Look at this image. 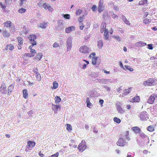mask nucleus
Masks as SVG:
<instances>
[{
  "label": "nucleus",
  "mask_w": 157,
  "mask_h": 157,
  "mask_svg": "<svg viewBox=\"0 0 157 157\" xmlns=\"http://www.w3.org/2000/svg\"><path fill=\"white\" fill-rule=\"evenodd\" d=\"M58 25L56 28L58 31L62 30L64 28V24L63 23V21H60L58 22Z\"/></svg>",
  "instance_id": "nucleus-9"
},
{
  "label": "nucleus",
  "mask_w": 157,
  "mask_h": 157,
  "mask_svg": "<svg viewBox=\"0 0 157 157\" xmlns=\"http://www.w3.org/2000/svg\"><path fill=\"white\" fill-rule=\"evenodd\" d=\"M33 71L36 74V73H38V70L37 68H34L33 70Z\"/></svg>",
  "instance_id": "nucleus-55"
},
{
  "label": "nucleus",
  "mask_w": 157,
  "mask_h": 157,
  "mask_svg": "<svg viewBox=\"0 0 157 157\" xmlns=\"http://www.w3.org/2000/svg\"><path fill=\"white\" fill-rule=\"evenodd\" d=\"M61 100V99L59 96H56L55 98V102L56 104H59Z\"/></svg>",
  "instance_id": "nucleus-27"
},
{
  "label": "nucleus",
  "mask_w": 157,
  "mask_h": 157,
  "mask_svg": "<svg viewBox=\"0 0 157 157\" xmlns=\"http://www.w3.org/2000/svg\"><path fill=\"white\" fill-rule=\"evenodd\" d=\"M75 30V27L74 26H71L67 27L65 29V32L66 33H69L72 31Z\"/></svg>",
  "instance_id": "nucleus-13"
},
{
  "label": "nucleus",
  "mask_w": 157,
  "mask_h": 157,
  "mask_svg": "<svg viewBox=\"0 0 157 157\" xmlns=\"http://www.w3.org/2000/svg\"><path fill=\"white\" fill-rule=\"evenodd\" d=\"M119 102L116 104L117 109L119 113L122 114L124 112V110L121 106Z\"/></svg>",
  "instance_id": "nucleus-12"
},
{
  "label": "nucleus",
  "mask_w": 157,
  "mask_h": 157,
  "mask_svg": "<svg viewBox=\"0 0 157 157\" xmlns=\"http://www.w3.org/2000/svg\"><path fill=\"white\" fill-rule=\"evenodd\" d=\"M72 38L69 36L67 39L66 41V46L67 47V51H70L72 47Z\"/></svg>",
  "instance_id": "nucleus-5"
},
{
  "label": "nucleus",
  "mask_w": 157,
  "mask_h": 157,
  "mask_svg": "<svg viewBox=\"0 0 157 157\" xmlns=\"http://www.w3.org/2000/svg\"><path fill=\"white\" fill-rule=\"evenodd\" d=\"M4 26L6 27H10L11 26V22L8 21L4 23Z\"/></svg>",
  "instance_id": "nucleus-23"
},
{
  "label": "nucleus",
  "mask_w": 157,
  "mask_h": 157,
  "mask_svg": "<svg viewBox=\"0 0 157 157\" xmlns=\"http://www.w3.org/2000/svg\"><path fill=\"white\" fill-rule=\"evenodd\" d=\"M119 63H120V67L121 68H123L124 70H125V67H123V65L122 64V63L121 62H119Z\"/></svg>",
  "instance_id": "nucleus-57"
},
{
  "label": "nucleus",
  "mask_w": 157,
  "mask_h": 157,
  "mask_svg": "<svg viewBox=\"0 0 157 157\" xmlns=\"http://www.w3.org/2000/svg\"><path fill=\"white\" fill-rule=\"evenodd\" d=\"M98 74L97 73L94 72L92 73L91 74V76L94 78L96 77H97L98 76Z\"/></svg>",
  "instance_id": "nucleus-44"
},
{
  "label": "nucleus",
  "mask_w": 157,
  "mask_h": 157,
  "mask_svg": "<svg viewBox=\"0 0 157 157\" xmlns=\"http://www.w3.org/2000/svg\"><path fill=\"white\" fill-rule=\"evenodd\" d=\"M39 156L41 157H43L44 156V155L41 153V151L39 152Z\"/></svg>",
  "instance_id": "nucleus-61"
},
{
  "label": "nucleus",
  "mask_w": 157,
  "mask_h": 157,
  "mask_svg": "<svg viewBox=\"0 0 157 157\" xmlns=\"http://www.w3.org/2000/svg\"><path fill=\"white\" fill-rule=\"evenodd\" d=\"M157 83V80L154 78H150L143 82V85L145 86L154 85Z\"/></svg>",
  "instance_id": "nucleus-2"
},
{
  "label": "nucleus",
  "mask_w": 157,
  "mask_h": 157,
  "mask_svg": "<svg viewBox=\"0 0 157 157\" xmlns=\"http://www.w3.org/2000/svg\"><path fill=\"white\" fill-rule=\"evenodd\" d=\"M147 130L151 132H152L155 130L154 128L152 126H150L147 128Z\"/></svg>",
  "instance_id": "nucleus-34"
},
{
  "label": "nucleus",
  "mask_w": 157,
  "mask_h": 157,
  "mask_svg": "<svg viewBox=\"0 0 157 157\" xmlns=\"http://www.w3.org/2000/svg\"><path fill=\"white\" fill-rule=\"evenodd\" d=\"M128 143L126 140L123 138H120L119 139L117 143V145L120 146H124Z\"/></svg>",
  "instance_id": "nucleus-4"
},
{
  "label": "nucleus",
  "mask_w": 157,
  "mask_h": 157,
  "mask_svg": "<svg viewBox=\"0 0 157 157\" xmlns=\"http://www.w3.org/2000/svg\"><path fill=\"white\" fill-rule=\"evenodd\" d=\"M82 11L80 9L78 10L76 12V14L77 15H79L81 14V13L82 12Z\"/></svg>",
  "instance_id": "nucleus-47"
},
{
  "label": "nucleus",
  "mask_w": 157,
  "mask_h": 157,
  "mask_svg": "<svg viewBox=\"0 0 157 157\" xmlns=\"http://www.w3.org/2000/svg\"><path fill=\"white\" fill-rule=\"evenodd\" d=\"M97 82L103 84H107V80L104 78L98 79H97Z\"/></svg>",
  "instance_id": "nucleus-16"
},
{
  "label": "nucleus",
  "mask_w": 157,
  "mask_h": 157,
  "mask_svg": "<svg viewBox=\"0 0 157 157\" xmlns=\"http://www.w3.org/2000/svg\"><path fill=\"white\" fill-rule=\"evenodd\" d=\"M139 136L141 137V140H139L138 139H136V141L139 145H140L141 144H144L149 143V140L148 137L142 131L140 132L139 134Z\"/></svg>",
  "instance_id": "nucleus-1"
},
{
  "label": "nucleus",
  "mask_w": 157,
  "mask_h": 157,
  "mask_svg": "<svg viewBox=\"0 0 157 157\" xmlns=\"http://www.w3.org/2000/svg\"><path fill=\"white\" fill-rule=\"evenodd\" d=\"M0 91L3 94H6L7 92L6 89V87L2 85L0 88Z\"/></svg>",
  "instance_id": "nucleus-22"
},
{
  "label": "nucleus",
  "mask_w": 157,
  "mask_h": 157,
  "mask_svg": "<svg viewBox=\"0 0 157 157\" xmlns=\"http://www.w3.org/2000/svg\"><path fill=\"white\" fill-rule=\"evenodd\" d=\"M140 98L139 96H136L133 98V100L134 102H138L140 101Z\"/></svg>",
  "instance_id": "nucleus-32"
},
{
  "label": "nucleus",
  "mask_w": 157,
  "mask_h": 157,
  "mask_svg": "<svg viewBox=\"0 0 157 157\" xmlns=\"http://www.w3.org/2000/svg\"><path fill=\"white\" fill-rule=\"evenodd\" d=\"M59 108H60V106L59 105H52V109L55 112H57V110Z\"/></svg>",
  "instance_id": "nucleus-21"
},
{
  "label": "nucleus",
  "mask_w": 157,
  "mask_h": 157,
  "mask_svg": "<svg viewBox=\"0 0 157 157\" xmlns=\"http://www.w3.org/2000/svg\"><path fill=\"white\" fill-rule=\"evenodd\" d=\"M104 1L103 0H100L98 7V11L101 13L104 10V6L103 5Z\"/></svg>",
  "instance_id": "nucleus-11"
},
{
  "label": "nucleus",
  "mask_w": 157,
  "mask_h": 157,
  "mask_svg": "<svg viewBox=\"0 0 157 157\" xmlns=\"http://www.w3.org/2000/svg\"><path fill=\"white\" fill-rule=\"evenodd\" d=\"M113 120L115 122L118 124L120 123L121 121V120L120 119L116 117L114 118Z\"/></svg>",
  "instance_id": "nucleus-39"
},
{
  "label": "nucleus",
  "mask_w": 157,
  "mask_h": 157,
  "mask_svg": "<svg viewBox=\"0 0 157 157\" xmlns=\"http://www.w3.org/2000/svg\"><path fill=\"white\" fill-rule=\"evenodd\" d=\"M148 47L147 48L149 49L152 50L153 49L152 47V44H150L147 45Z\"/></svg>",
  "instance_id": "nucleus-48"
},
{
  "label": "nucleus",
  "mask_w": 157,
  "mask_h": 157,
  "mask_svg": "<svg viewBox=\"0 0 157 157\" xmlns=\"http://www.w3.org/2000/svg\"><path fill=\"white\" fill-rule=\"evenodd\" d=\"M43 6L45 9H48V10L50 11H52V9L51 8V6L48 4H47L46 3H44L43 5Z\"/></svg>",
  "instance_id": "nucleus-18"
},
{
  "label": "nucleus",
  "mask_w": 157,
  "mask_h": 157,
  "mask_svg": "<svg viewBox=\"0 0 157 157\" xmlns=\"http://www.w3.org/2000/svg\"><path fill=\"white\" fill-rule=\"evenodd\" d=\"M106 25L105 24L101 25V28L105 29V28Z\"/></svg>",
  "instance_id": "nucleus-62"
},
{
  "label": "nucleus",
  "mask_w": 157,
  "mask_h": 157,
  "mask_svg": "<svg viewBox=\"0 0 157 157\" xmlns=\"http://www.w3.org/2000/svg\"><path fill=\"white\" fill-rule=\"evenodd\" d=\"M2 34L3 36L5 37H8L10 36V33L6 30H3Z\"/></svg>",
  "instance_id": "nucleus-20"
},
{
  "label": "nucleus",
  "mask_w": 157,
  "mask_h": 157,
  "mask_svg": "<svg viewBox=\"0 0 157 157\" xmlns=\"http://www.w3.org/2000/svg\"><path fill=\"white\" fill-rule=\"evenodd\" d=\"M103 87L107 91H109L110 90L109 87L107 86H103Z\"/></svg>",
  "instance_id": "nucleus-51"
},
{
  "label": "nucleus",
  "mask_w": 157,
  "mask_h": 157,
  "mask_svg": "<svg viewBox=\"0 0 157 157\" xmlns=\"http://www.w3.org/2000/svg\"><path fill=\"white\" fill-rule=\"evenodd\" d=\"M139 117L142 121H146L149 118L146 112L145 111L141 113H140Z\"/></svg>",
  "instance_id": "nucleus-6"
},
{
  "label": "nucleus",
  "mask_w": 157,
  "mask_h": 157,
  "mask_svg": "<svg viewBox=\"0 0 157 157\" xmlns=\"http://www.w3.org/2000/svg\"><path fill=\"white\" fill-rule=\"evenodd\" d=\"M13 87L14 85L13 84H11L9 86L8 88V94L10 93L13 91Z\"/></svg>",
  "instance_id": "nucleus-26"
},
{
  "label": "nucleus",
  "mask_w": 157,
  "mask_h": 157,
  "mask_svg": "<svg viewBox=\"0 0 157 157\" xmlns=\"http://www.w3.org/2000/svg\"><path fill=\"white\" fill-rule=\"evenodd\" d=\"M109 33L108 30L105 29L104 34V38L105 40H107L109 38Z\"/></svg>",
  "instance_id": "nucleus-19"
},
{
  "label": "nucleus",
  "mask_w": 157,
  "mask_h": 157,
  "mask_svg": "<svg viewBox=\"0 0 157 157\" xmlns=\"http://www.w3.org/2000/svg\"><path fill=\"white\" fill-rule=\"evenodd\" d=\"M36 38V36L35 35H30L29 37V39L31 41V44H32V46H34L36 44V42L35 41Z\"/></svg>",
  "instance_id": "nucleus-7"
},
{
  "label": "nucleus",
  "mask_w": 157,
  "mask_h": 157,
  "mask_svg": "<svg viewBox=\"0 0 157 157\" xmlns=\"http://www.w3.org/2000/svg\"><path fill=\"white\" fill-rule=\"evenodd\" d=\"M36 77L38 81H40L41 80V77L40 76V75L39 73H36Z\"/></svg>",
  "instance_id": "nucleus-41"
},
{
  "label": "nucleus",
  "mask_w": 157,
  "mask_h": 157,
  "mask_svg": "<svg viewBox=\"0 0 157 157\" xmlns=\"http://www.w3.org/2000/svg\"><path fill=\"white\" fill-rule=\"evenodd\" d=\"M92 105V104L90 102L87 103V107L89 108H90V107Z\"/></svg>",
  "instance_id": "nucleus-56"
},
{
  "label": "nucleus",
  "mask_w": 157,
  "mask_h": 157,
  "mask_svg": "<svg viewBox=\"0 0 157 157\" xmlns=\"http://www.w3.org/2000/svg\"><path fill=\"white\" fill-rule=\"evenodd\" d=\"M17 39L18 41V44H20V45H22L23 43V40L22 38L18 37L17 38Z\"/></svg>",
  "instance_id": "nucleus-31"
},
{
  "label": "nucleus",
  "mask_w": 157,
  "mask_h": 157,
  "mask_svg": "<svg viewBox=\"0 0 157 157\" xmlns=\"http://www.w3.org/2000/svg\"><path fill=\"white\" fill-rule=\"evenodd\" d=\"M63 16L66 19H68L70 18V15L69 14H63Z\"/></svg>",
  "instance_id": "nucleus-45"
},
{
  "label": "nucleus",
  "mask_w": 157,
  "mask_h": 157,
  "mask_svg": "<svg viewBox=\"0 0 157 157\" xmlns=\"http://www.w3.org/2000/svg\"><path fill=\"white\" fill-rule=\"evenodd\" d=\"M103 46V42L101 40H99L98 42V47L99 49H101Z\"/></svg>",
  "instance_id": "nucleus-28"
},
{
  "label": "nucleus",
  "mask_w": 157,
  "mask_h": 157,
  "mask_svg": "<svg viewBox=\"0 0 157 157\" xmlns=\"http://www.w3.org/2000/svg\"><path fill=\"white\" fill-rule=\"evenodd\" d=\"M96 8H97L96 6V5H94L91 8V9H92V10L93 11H95L96 10Z\"/></svg>",
  "instance_id": "nucleus-53"
},
{
  "label": "nucleus",
  "mask_w": 157,
  "mask_h": 157,
  "mask_svg": "<svg viewBox=\"0 0 157 157\" xmlns=\"http://www.w3.org/2000/svg\"><path fill=\"white\" fill-rule=\"evenodd\" d=\"M11 27V30L12 32H13L15 30V27L14 26H13L12 25H11V26L10 27Z\"/></svg>",
  "instance_id": "nucleus-59"
},
{
  "label": "nucleus",
  "mask_w": 157,
  "mask_h": 157,
  "mask_svg": "<svg viewBox=\"0 0 157 157\" xmlns=\"http://www.w3.org/2000/svg\"><path fill=\"white\" fill-rule=\"evenodd\" d=\"M86 142L85 140H83L78 145V148L79 151H82L86 149Z\"/></svg>",
  "instance_id": "nucleus-3"
},
{
  "label": "nucleus",
  "mask_w": 157,
  "mask_h": 157,
  "mask_svg": "<svg viewBox=\"0 0 157 157\" xmlns=\"http://www.w3.org/2000/svg\"><path fill=\"white\" fill-rule=\"evenodd\" d=\"M53 46L54 48H56L59 46V44L56 42H55L53 44Z\"/></svg>",
  "instance_id": "nucleus-49"
},
{
  "label": "nucleus",
  "mask_w": 157,
  "mask_h": 157,
  "mask_svg": "<svg viewBox=\"0 0 157 157\" xmlns=\"http://www.w3.org/2000/svg\"><path fill=\"white\" fill-rule=\"evenodd\" d=\"M98 57H93L92 58V63L94 65H95L96 63V61L98 59Z\"/></svg>",
  "instance_id": "nucleus-33"
},
{
  "label": "nucleus",
  "mask_w": 157,
  "mask_h": 157,
  "mask_svg": "<svg viewBox=\"0 0 157 157\" xmlns=\"http://www.w3.org/2000/svg\"><path fill=\"white\" fill-rule=\"evenodd\" d=\"M42 56V54L41 53H39L36 55V56L35 57V59L36 60H40L41 59V57Z\"/></svg>",
  "instance_id": "nucleus-30"
},
{
  "label": "nucleus",
  "mask_w": 157,
  "mask_h": 157,
  "mask_svg": "<svg viewBox=\"0 0 157 157\" xmlns=\"http://www.w3.org/2000/svg\"><path fill=\"white\" fill-rule=\"evenodd\" d=\"M104 102V101L102 99H100L99 101V103L101 105H102Z\"/></svg>",
  "instance_id": "nucleus-64"
},
{
  "label": "nucleus",
  "mask_w": 157,
  "mask_h": 157,
  "mask_svg": "<svg viewBox=\"0 0 157 157\" xmlns=\"http://www.w3.org/2000/svg\"><path fill=\"white\" fill-rule=\"evenodd\" d=\"M59 155V153L56 152V154L52 155L50 157H57Z\"/></svg>",
  "instance_id": "nucleus-52"
},
{
  "label": "nucleus",
  "mask_w": 157,
  "mask_h": 157,
  "mask_svg": "<svg viewBox=\"0 0 157 157\" xmlns=\"http://www.w3.org/2000/svg\"><path fill=\"white\" fill-rule=\"evenodd\" d=\"M157 96L155 94H153L151 95L149 97L148 100L147 102L150 104H152L155 99H156V97Z\"/></svg>",
  "instance_id": "nucleus-10"
},
{
  "label": "nucleus",
  "mask_w": 157,
  "mask_h": 157,
  "mask_svg": "<svg viewBox=\"0 0 157 157\" xmlns=\"http://www.w3.org/2000/svg\"><path fill=\"white\" fill-rule=\"evenodd\" d=\"M132 88V87H130L128 88V89H125L123 90V95H124V96H126L129 94L131 92V89Z\"/></svg>",
  "instance_id": "nucleus-17"
},
{
  "label": "nucleus",
  "mask_w": 157,
  "mask_h": 157,
  "mask_svg": "<svg viewBox=\"0 0 157 157\" xmlns=\"http://www.w3.org/2000/svg\"><path fill=\"white\" fill-rule=\"evenodd\" d=\"M147 0H143L142 1V3H143V4H147Z\"/></svg>",
  "instance_id": "nucleus-60"
},
{
  "label": "nucleus",
  "mask_w": 157,
  "mask_h": 157,
  "mask_svg": "<svg viewBox=\"0 0 157 157\" xmlns=\"http://www.w3.org/2000/svg\"><path fill=\"white\" fill-rule=\"evenodd\" d=\"M53 88L54 89L57 88L58 87V84L56 81H54L53 83Z\"/></svg>",
  "instance_id": "nucleus-40"
},
{
  "label": "nucleus",
  "mask_w": 157,
  "mask_h": 157,
  "mask_svg": "<svg viewBox=\"0 0 157 157\" xmlns=\"http://www.w3.org/2000/svg\"><path fill=\"white\" fill-rule=\"evenodd\" d=\"M151 20L150 19L146 18L143 21L144 23L147 24H149L151 22Z\"/></svg>",
  "instance_id": "nucleus-37"
},
{
  "label": "nucleus",
  "mask_w": 157,
  "mask_h": 157,
  "mask_svg": "<svg viewBox=\"0 0 157 157\" xmlns=\"http://www.w3.org/2000/svg\"><path fill=\"white\" fill-rule=\"evenodd\" d=\"M48 26V23H40V27L42 28L45 29Z\"/></svg>",
  "instance_id": "nucleus-29"
},
{
  "label": "nucleus",
  "mask_w": 157,
  "mask_h": 157,
  "mask_svg": "<svg viewBox=\"0 0 157 157\" xmlns=\"http://www.w3.org/2000/svg\"><path fill=\"white\" fill-rule=\"evenodd\" d=\"M135 46L137 47H140L141 46H144L147 45L146 43L144 42L141 41L137 42L135 44Z\"/></svg>",
  "instance_id": "nucleus-14"
},
{
  "label": "nucleus",
  "mask_w": 157,
  "mask_h": 157,
  "mask_svg": "<svg viewBox=\"0 0 157 157\" xmlns=\"http://www.w3.org/2000/svg\"><path fill=\"white\" fill-rule=\"evenodd\" d=\"M25 11L26 10L25 9L23 8H21L18 10V12L20 13H25Z\"/></svg>",
  "instance_id": "nucleus-43"
},
{
  "label": "nucleus",
  "mask_w": 157,
  "mask_h": 157,
  "mask_svg": "<svg viewBox=\"0 0 157 157\" xmlns=\"http://www.w3.org/2000/svg\"><path fill=\"white\" fill-rule=\"evenodd\" d=\"M67 130H72V127L71 125L69 124H67Z\"/></svg>",
  "instance_id": "nucleus-46"
},
{
  "label": "nucleus",
  "mask_w": 157,
  "mask_h": 157,
  "mask_svg": "<svg viewBox=\"0 0 157 157\" xmlns=\"http://www.w3.org/2000/svg\"><path fill=\"white\" fill-rule=\"evenodd\" d=\"M29 83V84L28 85V86H31L34 84V83L33 82H28Z\"/></svg>",
  "instance_id": "nucleus-58"
},
{
  "label": "nucleus",
  "mask_w": 157,
  "mask_h": 157,
  "mask_svg": "<svg viewBox=\"0 0 157 157\" xmlns=\"http://www.w3.org/2000/svg\"><path fill=\"white\" fill-rule=\"evenodd\" d=\"M124 67H125V70H128L131 71H134L133 69L129 66L125 65Z\"/></svg>",
  "instance_id": "nucleus-35"
},
{
  "label": "nucleus",
  "mask_w": 157,
  "mask_h": 157,
  "mask_svg": "<svg viewBox=\"0 0 157 157\" xmlns=\"http://www.w3.org/2000/svg\"><path fill=\"white\" fill-rule=\"evenodd\" d=\"M84 16H80L78 19V21L79 22H81L83 21Z\"/></svg>",
  "instance_id": "nucleus-50"
},
{
  "label": "nucleus",
  "mask_w": 157,
  "mask_h": 157,
  "mask_svg": "<svg viewBox=\"0 0 157 157\" xmlns=\"http://www.w3.org/2000/svg\"><path fill=\"white\" fill-rule=\"evenodd\" d=\"M13 49V46L12 44H10L7 45V46L6 47V49L7 50L9 49L10 50H12Z\"/></svg>",
  "instance_id": "nucleus-36"
},
{
  "label": "nucleus",
  "mask_w": 157,
  "mask_h": 157,
  "mask_svg": "<svg viewBox=\"0 0 157 157\" xmlns=\"http://www.w3.org/2000/svg\"><path fill=\"white\" fill-rule=\"evenodd\" d=\"M23 96L25 98H26L28 97L27 90L26 89H25L23 90Z\"/></svg>",
  "instance_id": "nucleus-25"
},
{
  "label": "nucleus",
  "mask_w": 157,
  "mask_h": 157,
  "mask_svg": "<svg viewBox=\"0 0 157 157\" xmlns=\"http://www.w3.org/2000/svg\"><path fill=\"white\" fill-rule=\"evenodd\" d=\"M27 144L29 147H34L36 144L35 142L33 141H29L27 142Z\"/></svg>",
  "instance_id": "nucleus-24"
},
{
  "label": "nucleus",
  "mask_w": 157,
  "mask_h": 157,
  "mask_svg": "<svg viewBox=\"0 0 157 157\" xmlns=\"http://www.w3.org/2000/svg\"><path fill=\"white\" fill-rule=\"evenodd\" d=\"M89 50V48L85 45L82 46L79 48V51L83 53H88Z\"/></svg>",
  "instance_id": "nucleus-8"
},
{
  "label": "nucleus",
  "mask_w": 157,
  "mask_h": 157,
  "mask_svg": "<svg viewBox=\"0 0 157 157\" xmlns=\"http://www.w3.org/2000/svg\"><path fill=\"white\" fill-rule=\"evenodd\" d=\"M122 20L127 25H130V23L129 22V21H128L127 19H126L125 17L124 16H123L122 17Z\"/></svg>",
  "instance_id": "nucleus-38"
},
{
  "label": "nucleus",
  "mask_w": 157,
  "mask_h": 157,
  "mask_svg": "<svg viewBox=\"0 0 157 157\" xmlns=\"http://www.w3.org/2000/svg\"><path fill=\"white\" fill-rule=\"evenodd\" d=\"M121 90V87L120 86L118 89L117 90L118 92H119L120 93V91Z\"/></svg>",
  "instance_id": "nucleus-63"
},
{
  "label": "nucleus",
  "mask_w": 157,
  "mask_h": 157,
  "mask_svg": "<svg viewBox=\"0 0 157 157\" xmlns=\"http://www.w3.org/2000/svg\"><path fill=\"white\" fill-rule=\"evenodd\" d=\"M112 17L113 18L115 19L116 18H117L118 16L116 14L113 13V14L112 15Z\"/></svg>",
  "instance_id": "nucleus-54"
},
{
  "label": "nucleus",
  "mask_w": 157,
  "mask_h": 157,
  "mask_svg": "<svg viewBox=\"0 0 157 157\" xmlns=\"http://www.w3.org/2000/svg\"><path fill=\"white\" fill-rule=\"evenodd\" d=\"M113 38L116 39L117 41L119 42L121 41V38L118 36H114Z\"/></svg>",
  "instance_id": "nucleus-42"
},
{
  "label": "nucleus",
  "mask_w": 157,
  "mask_h": 157,
  "mask_svg": "<svg viewBox=\"0 0 157 157\" xmlns=\"http://www.w3.org/2000/svg\"><path fill=\"white\" fill-rule=\"evenodd\" d=\"M132 130L136 134L138 133L139 134L140 132L142 131L140 128L137 126L133 127L132 128Z\"/></svg>",
  "instance_id": "nucleus-15"
}]
</instances>
